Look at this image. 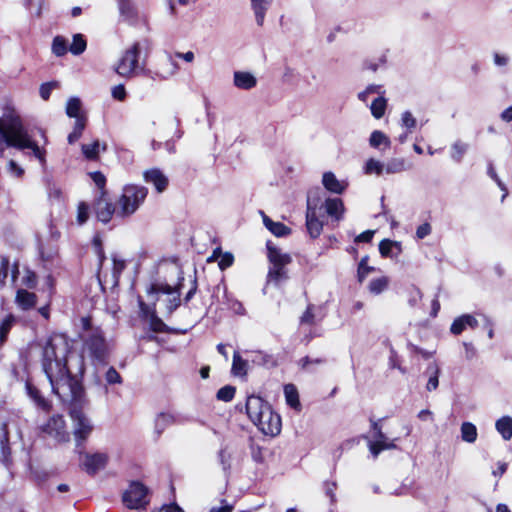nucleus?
I'll use <instances>...</instances> for the list:
<instances>
[{"mask_svg":"<svg viewBox=\"0 0 512 512\" xmlns=\"http://www.w3.org/2000/svg\"><path fill=\"white\" fill-rule=\"evenodd\" d=\"M138 304H139L140 316L143 319L148 320L150 317H152V314L156 313L154 305L150 306V305L146 304L141 298L138 299Z\"/></svg>","mask_w":512,"mask_h":512,"instance_id":"nucleus-56","label":"nucleus"},{"mask_svg":"<svg viewBox=\"0 0 512 512\" xmlns=\"http://www.w3.org/2000/svg\"><path fill=\"white\" fill-rule=\"evenodd\" d=\"M108 460L109 457L106 453H84L83 459L80 460V466L88 475L94 476L106 467Z\"/></svg>","mask_w":512,"mask_h":512,"instance_id":"nucleus-9","label":"nucleus"},{"mask_svg":"<svg viewBox=\"0 0 512 512\" xmlns=\"http://www.w3.org/2000/svg\"><path fill=\"white\" fill-rule=\"evenodd\" d=\"M0 452L2 461L6 467H9L11 462V449L9 446L7 425L3 424L0 428Z\"/></svg>","mask_w":512,"mask_h":512,"instance_id":"nucleus-24","label":"nucleus"},{"mask_svg":"<svg viewBox=\"0 0 512 512\" xmlns=\"http://www.w3.org/2000/svg\"><path fill=\"white\" fill-rule=\"evenodd\" d=\"M317 205V201L309 193L307 197L306 227L312 238H317L323 229V223L318 219Z\"/></svg>","mask_w":512,"mask_h":512,"instance_id":"nucleus-10","label":"nucleus"},{"mask_svg":"<svg viewBox=\"0 0 512 512\" xmlns=\"http://www.w3.org/2000/svg\"><path fill=\"white\" fill-rule=\"evenodd\" d=\"M494 64L498 67H504L509 63V57L504 54L494 53L493 55Z\"/></svg>","mask_w":512,"mask_h":512,"instance_id":"nucleus-64","label":"nucleus"},{"mask_svg":"<svg viewBox=\"0 0 512 512\" xmlns=\"http://www.w3.org/2000/svg\"><path fill=\"white\" fill-rule=\"evenodd\" d=\"M184 417L179 414L161 412L155 418V431L161 434L166 428L173 424H183Z\"/></svg>","mask_w":512,"mask_h":512,"instance_id":"nucleus-17","label":"nucleus"},{"mask_svg":"<svg viewBox=\"0 0 512 512\" xmlns=\"http://www.w3.org/2000/svg\"><path fill=\"white\" fill-rule=\"evenodd\" d=\"M41 430L57 442H66L69 440V433L66 430L65 421L61 415L50 417L47 423L41 427Z\"/></svg>","mask_w":512,"mask_h":512,"instance_id":"nucleus-8","label":"nucleus"},{"mask_svg":"<svg viewBox=\"0 0 512 512\" xmlns=\"http://www.w3.org/2000/svg\"><path fill=\"white\" fill-rule=\"evenodd\" d=\"M143 177L145 182L152 184L158 193L165 191L169 183L167 176L158 168L146 170Z\"/></svg>","mask_w":512,"mask_h":512,"instance_id":"nucleus-15","label":"nucleus"},{"mask_svg":"<svg viewBox=\"0 0 512 512\" xmlns=\"http://www.w3.org/2000/svg\"><path fill=\"white\" fill-rule=\"evenodd\" d=\"M388 278L387 277H380L376 279H372L369 283L368 289L370 293L374 295L381 294L384 290L388 287Z\"/></svg>","mask_w":512,"mask_h":512,"instance_id":"nucleus-44","label":"nucleus"},{"mask_svg":"<svg viewBox=\"0 0 512 512\" xmlns=\"http://www.w3.org/2000/svg\"><path fill=\"white\" fill-rule=\"evenodd\" d=\"M301 324L312 325L314 323L313 305H308L300 319Z\"/></svg>","mask_w":512,"mask_h":512,"instance_id":"nucleus-61","label":"nucleus"},{"mask_svg":"<svg viewBox=\"0 0 512 512\" xmlns=\"http://www.w3.org/2000/svg\"><path fill=\"white\" fill-rule=\"evenodd\" d=\"M68 345L61 336L52 338L42 351L41 366L45 373L52 393L68 405L73 421V434L76 446L79 447L93 430L90 419L83 413L88 405L82 378L84 375L83 358L74 355L67 366Z\"/></svg>","mask_w":512,"mask_h":512,"instance_id":"nucleus-1","label":"nucleus"},{"mask_svg":"<svg viewBox=\"0 0 512 512\" xmlns=\"http://www.w3.org/2000/svg\"><path fill=\"white\" fill-rule=\"evenodd\" d=\"M51 49H52V53L57 57L64 56L67 53V51L69 50V48L67 46V41L62 36L54 37V39L52 41Z\"/></svg>","mask_w":512,"mask_h":512,"instance_id":"nucleus-42","label":"nucleus"},{"mask_svg":"<svg viewBox=\"0 0 512 512\" xmlns=\"http://www.w3.org/2000/svg\"><path fill=\"white\" fill-rule=\"evenodd\" d=\"M369 144L372 148L379 149L381 145L389 148L391 145L390 139L380 130H374L369 138Z\"/></svg>","mask_w":512,"mask_h":512,"instance_id":"nucleus-33","label":"nucleus"},{"mask_svg":"<svg viewBox=\"0 0 512 512\" xmlns=\"http://www.w3.org/2000/svg\"><path fill=\"white\" fill-rule=\"evenodd\" d=\"M432 232V227L428 222H425L417 227L416 229V237L418 239H424Z\"/></svg>","mask_w":512,"mask_h":512,"instance_id":"nucleus-60","label":"nucleus"},{"mask_svg":"<svg viewBox=\"0 0 512 512\" xmlns=\"http://www.w3.org/2000/svg\"><path fill=\"white\" fill-rule=\"evenodd\" d=\"M140 51V42H135L130 48L126 49L115 68L116 73L125 78L134 76L139 68Z\"/></svg>","mask_w":512,"mask_h":512,"instance_id":"nucleus-6","label":"nucleus"},{"mask_svg":"<svg viewBox=\"0 0 512 512\" xmlns=\"http://www.w3.org/2000/svg\"><path fill=\"white\" fill-rule=\"evenodd\" d=\"M120 15L127 21L135 20L137 11L131 0H117Z\"/></svg>","mask_w":512,"mask_h":512,"instance_id":"nucleus-29","label":"nucleus"},{"mask_svg":"<svg viewBox=\"0 0 512 512\" xmlns=\"http://www.w3.org/2000/svg\"><path fill=\"white\" fill-rule=\"evenodd\" d=\"M386 107H387L386 98L383 95L376 97L370 105V110H371L372 116L376 119L382 118L383 115L385 114Z\"/></svg>","mask_w":512,"mask_h":512,"instance_id":"nucleus-35","label":"nucleus"},{"mask_svg":"<svg viewBox=\"0 0 512 512\" xmlns=\"http://www.w3.org/2000/svg\"><path fill=\"white\" fill-rule=\"evenodd\" d=\"M81 100L78 97H71L66 104V114L70 118L78 119V117H86L81 113Z\"/></svg>","mask_w":512,"mask_h":512,"instance_id":"nucleus-32","label":"nucleus"},{"mask_svg":"<svg viewBox=\"0 0 512 512\" xmlns=\"http://www.w3.org/2000/svg\"><path fill=\"white\" fill-rule=\"evenodd\" d=\"M10 261L7 257L0 256V286L5 284V280L8 276Z\"/></svg>","mask_w":512,"mask_h":512,"instance_id":"nucleus-57","label":"nucleus"},{"mask_svg":"<svg viewBox=\"0 0 512 512\" xmlns=\"http://www.w3.org/2000/svg\"><path fill=\"white\" fill-rule=\"evenodd\" d=\"M89 218V206L85 202H80L77 208V222L83 225Z\"/></svg>","mask_w":512,"mask_h":512,"instance_id":"nucleus-52","label":"nucleus"},{"mask_svg":"<svg viewBox=\"0 0 512 512\" xmlns=\"http://www.w3.org/2000/svg\"><path fill=\"white\" fill-rule=\"evenodd\" d=\"M231 371L235 376H245L247 374V361L242 359L238 352H234Z\"/></svg>","mask_w":512,"mask_h":512,"instance_id":"nucleus-38","label":"nucleus"},{"mask_svg":"<svg viewBox=\"0 0 512 512\" xmlns=\"http://www.w3.org/2000/svg\"><path fill=\"white\" fill-rule=\"evenodd\" d=\"M15 302L22 310H29L37 303V296L33 292L26 289H18L16 292Z\"/></svg>","mask_w":512,"mask_h":512,"instance_id":"nucleus-22","label":"nucleus"},{"mask_svg":"<svg viewBox=\"0 0 512 512\" xmlns=\"http://www.w3.org/2000/svg\"><path fill=\"white\" fill-rule=\"evenodd\" d=\"M58 87H59V83L57 81H50V82L41 84V86L39 88L40 97L45 101L48 100L51 95L52 90L55 88H58Z\"/></svg>","mask_w":512,"mask_h":512,"instance_id":"nucleus-51","label":"nucleus"},{"mask_svg":"<svg viewBox=\"0 0 512 512\" xmlns=\"http://www.w3.org/2000/svg\"><path fill=\"white\" fill-rule=\"evenodd\" d=\"M87 118L86 117H78L77 120L74 122L73 131L68 135V143L74 144L77 142L80 137L82 136V133L86 127Z\"/></svg>","mask_w":512,"mask_h":512,"instance_id":"nucleus-34","label":"nucleus"},{"mask_svg":"<svg viewBox=\"0 0 512 512\" xmlns=\"http://www.w3.org/2000/svg\"><path fill=\"white\" fill-rule=\"evenodd\" d=\"M105 194L106 192H102L94 203L96 217L102 223H108L116 212L114 204L106 199Z\"/></svg>","mask_w":512,"mask_h":512,"instance_id":"nucleus-13","label":"nucleus"},{"mask_svg":"<svg viewBox=\"0 0 512 512\" xmlns=\"http://www.w3.org/2000/svg\"><path fill=\"white\" fill-rule=\"evenodd\" d=\"M254 424L266 435L276 436L281 432V418L272 408L265 411L263 418Z\"/></svg>","mask_w":512,"mask_h":512,"instance_id":"nucleus-11","label":"nucleus"},{"mask_svg":"<svg viewBox=\"0 0 512 512\" xmlns=\"http://www.w3.org/2000/svg\"><path fill=\"white\" fill-rule=\"evenodd\" d=\"M86 47L87 43L84 36L82 34H75L73 36L72 44L69 46V51L73 55L78 56L86 50Z\"/></svg>","mask_w":512,"mask_h":512,"instance_id":"nucleus-40","label":"nucleus"},{"mask_svg":"<svg viewBox=\"0 0 512 512\" xmlns=\"http://www.w3.org/2000/svg\"><path fill=\"white\" fill-rule=\"evenodd\" d=\"M90 176H91V179L93 180V182L95 183V185L101 190V193L105 192L104 191L105 184H106L105 175L100 171H95V172L90 173Z\"/></svg>","mask_w":512,"mask_h":512,"instance_id":"nucleus-58","label":"nucleus"},{"mask_svg":"<svg viewBox=\"0 0 512 512\" xmlns=\"http://www.w3.org/2000/svg\"><path fill=\"white\" fill-rule=\"evenodd\" d=\"M105 380H106L107 384H109V385L122 383V377L114 367H110L107 370V372L105 374Z\"/></svg>","mask_w":512,"mask_h":512,"instance_id":"nucleus-55","label":"nucleus"},{"mask_svg":"<svg viewBox=\"0 0 512 512\" xmlns=\"http://www.w3.org/2000/svg\"><path fill=\"white\" fill-rule=\"evenodd\" d=\"M148 194L144 186L129 184L123 188L118 201L119 210L116 212L120 217H127L134 214L143 204Z\"/></svg>","mask_w":512,"mask_h":512,"instance_id":"nucleus-5","label":"nucleus"},{"mask_svg":"<svg viewBox=\"0 0 512 512\" xmlns=\"http://www.w3.org/2000/svg\"><path fill=\"white\" fill-rule=\"evenodd\" d=\"M22 282L26 287H28L30 289L36 287L37 276H36L35 272H33L31 270H27L25 273V276L22 279Z\"/></svg>","mask_w":512,"mask_h":512,"instance_id":"nucleus-59","label":"nucleus"},{"mask_svg":"<svg viewBox=\"0 0 512 512\" xmlns=\"http://www.w3.org/2000/svg\"><path fill=\"white\" fill-rule=\"evenodd\" d=\"M233 260H234V258H233V255H232V254H230V253H225V254L221 257V259H220V261H219V263H218L219 268H220L221 270H224V269H226V268L230 267V266L233 264Z\"/></svg>","mask_w":512,"mask_h":512,"instance_id":"nucleus-63","label":"nucleus"},{"mask_svg":"<svg viewBox=\"0 0 512 512\" xmlns=\"http://www.w3.org/2000/svg\"><path fill=\"white\" fill-rule=\"evenodd\" d=\"M25 390L29 399L38 409L44 412H49L52 409L51 402L42 395L41 391L31 381L27 380L25 382Z\"/></svg>","mask_w":512,"mask_h":512,"instance_id":"nucleus-14","label":"nucleus"},{"mask_svg":"<svg viewBox=\"0 0 512 512\" xmlns=\"http://www.w3.org/2000/svg\"><path fill=\"white\" fill-rule=\"evenodd\" d=\"M218 462L223 470L224 475L227 477L231 473L233 452L227 445L222 446L217 454Z\"/></svg>","mask_w":512,"mask_h":512,"instance_id":"nucleus-25","label":"nucleus"},{"mask_svg":"<svg viewBox=\"0 0 512 512\" xmlns=\"http://www.w3.org/2000/svg\"><path fill=\"white\" fill-rule=\"evenodd\" d=\"M396 445L394 440H389L387 436L379 430L376 434H374V441L369 442V450L371 454L376 458L381 451L395 449Z\"/></svg>","mask_w":512,"mask_h":512,"instance_id":"nucleus-16","label":"nucleus"},{"mask_svg":"<svg viewBox=\"0 0 512 512\" xmlns=\"http://www.w3.org/2000/svg\"><path fill=\"white\" fill-rule=\"evenodd\" d=\"M235 388L230 385H226L221 387L216 394V397L218 400L229 402L231 401L235 396Z\"/></svg>","mask_w":512,"mask_h":512,"instance_id":"nucleus-48","label":"nucleus"},{"mask_svg":"<svg viewBox=\"0 0 512 512\" xmlns=\"http://www.w3.org/2000/svg\"><path fill=\"white\" fill-rule=\"evenodd\" d=\"M495 428L505 441L512 438V418L510 416H503L498 419Z\"/></svg>","mask_w":512,"mask_h":512,"instance_id":"nucleus-28","label":"nucleus"},{"mask_svg":"<svg viewBox=\"0 0 512 512\" xmlns=\"http://www.w3.org/2000/svg\"><path fill=\"white\" fill-rule=\"evenodd\" d=\"M325 209L328 216L335 220H340L344 213V204L340 198H327L319 209Z\"/></svg>","mask_w":512,"mask_h":512,"instance_id":"nucleus-19","label":"nucleus"},{"mask_svg":"<svg viewBox=\"0 0 512 512\" xmlns=\"http://www.w3.org/2000/svg\"><path fill=\"white\" fill-rule=\"evenodd\" d=\"M16 323L14 315H7L0 323V348L6 343L8 335Z\"/></svg>","mask_w":512,"mask_h":512,"instance_id":"nucleus-30","label":"nucleus"},{"mask_svg":"<svg viewBox=\"0 0 512 512\" xmlns=\"http://www.w3.org/2000/svg\"><path fill=\"white\" fill-rule=\"evenodd\" d=\"M272 3V0H251L252 9L255 14L256 23L262 26L265 15Z\"/></svg>","mask_w":512,"mask_h":512,"instance_id":"nucleus-26","label":"nucleus"},{"mask_svg":"<svg viewBox=\"0 0 512 512\" xmlns=\"http://www.w3.org/2000/svg\"><path fill=\"white\" fill-rule=\"evenodd\" d=\"M100 149L106 151L107 145L106 143L101 144L99 140H95L91 144H82L81 146L82 153L87 160L98 159Z\"/></svg>","mask_w":512,"mask_h":512,"instance_id":"nucleus-27","label":"nucleus"},{"mask_svg":"<svg viewBox=\"0 0 512 512\" xmlns=\"http://www.w3.org/2000/svg\"><path fill=\"white\" fill-rule=\"evenodd\" d=\"M252 361L257 365H263L267 368H272L277 365V362L272 355L263 352L256 353Z\"/></svg>","mask_w":512,"mask_h":512,"instance_id":"nucleus-45","label":"nucleus"},{"mask_svg":"<svg viewBox=\"0 0 512 512\" xmlns=\"http://www.w3.org/2000/svg\"><path fill=\"white\" fill-rule=\"evenodd\" d=\"M406 170L405 160L401 158H393L384 164V171L387 174L400 173Z\"/></svg>","mask_w":512,"mask_h":512,"instance_id":"nucleus-41","label":"nucleus"},{"mask_svg":"<svg viewBox=\"0 0 512 512\" xmlns=\"http://www.w3.org/2000/svg\"><path fill=\"white\" fill-rule=\"evenodd\" d=\"M384 172V163L376 160L374 158H370L366 161L364 166V173L371 175L376 174L377 176L382 175Z\"/></svg>","mask_w":512,"mask_h":512,"instance_id":"nucleus-43","label":"nucleus"},{"mask_svg":"<svg viewBox=\"0 0 512 512\" xmlns=\"http://www.w3.org/2000/svg\"><path fill=\"white\" fill-rule=\"evenodd\" d=\"M148 293L149 294L162 293V294H168V295H173V294L176 295V293H179V292L174 290L168 284H160V285L153 284V285L150 286V288L148 290Z\"/></svg>","mask_w":512,"mask_h":512,"instance_id":"nucleus-50","label":"nucleus"},{"mask_svg":"<svg viewBox=\"0 0 512 512\" xmlns=\"http://www.w3.org/2000/svg\"><path fill=\"white\" fill-rule=\"evenodd\" d=\"M396 247L400 251V243L389 239H384L379 243V252L382 257H391L392 249Z\"/></svg>","mask_w":512,"mask_h":512,"instance_id":"nucleus-46","label":"nucleus"},{"mask_svg":"<svg viewBox=\"0 0 512 512\" xmlns=\"http://www.w3.org/2000/svg\"><path fill=\"white\" fill-rule=\"evenodd\" d=\"M417 124L415 117L410 111H404L401 115V125L407 130L413 129Z\"/></svg>","mask_w":512,"mask_h":512,"instance_id":"nucleus-54","label":"nucleus"},{"mask_svg":"<svg viewBox=\"0 0 512 512\" xmlns=\"http://www.w3.org/2000/svg\"><path fill=\"white\" fill-rule=\"evenodd\" d=\"M233 83L238 89L250 90L257 84V79L250 72L236 71L233 75Z\"/></svg>","mask_w":512,"mask_h":512,"instance_id":"nucleus-21","label":"nucleus"},{"mask_svg":"<svg viewBox=\"0 0 512 512\" xmlns=\"http://www.w3.org/2000/svg\"><path fill=\"white\" fill-rule=\"evenodd\" d=\"M461 439L467 443H474L477 439V428L471 422H463L461 425Z\"/></svg>","mask_w":512,"mask_h":512,"instance_id":"nucleus-36","label":"nucleus"},{"mask_svg":"<svg viewBox=\"0 0 512 512\" xmlns=\"http://www.w3.org/2000/svg\"><path fill=\"white\" fill-rule=\"evenodd\" d=\"M421 299H422L421 290L417 286L412 285L409 288L408 304L411 307H415Z\"/></svg>","mask_w":512,"mask_h":512,"instance_id":"nucleus-53","label":"nucleus"},{"mask_svg":"<svg viewBox=\"0 0 512 512\" xmlns=\"http://www.w3.org/2000/svg\"><path fill=\"white\" fill-rule=\"evenodd\" d=\"M426 373L429 375L426 389L428 391L436 390L439 385L438 377L440 373L438 365L435 362L430 363L426 369Z\"/></svg>","mask_w":512,"mask_h":512,"instance_id":"nucleus-31","label":"nucleus"},{"mask_svg":"<svg viewBox=\"0 0 512 512\" xmlns=\"http://www.w3.org/2000/svg\"><path fill=\"white\" fill-rule=\"evenodd\" d=\"M56 336L63 337L65 339L66 343H68L67 339L63 335L56 334V335L51 336L47 340L45 346L48 344V342L52 338H54ZM67 345H68V353H67V358H66L67 359V366H70V358L72 356H74V355L80 356L83 359H84V355H86L87 357H89L91 359V361L94 364H104V363H106L107 355H108L107 344H106V341H105L104 334H103V332L100 329L92 330L87 335V337L85 338L84 344H83V355L70 352L69 344H67ZM83 365L85 366L84 363H83Z\"/></svg>","mask_w":512,"mask_h":512,"instance_id":"nucleus-3","label":"nucleus"},{"mask_svg":"<svg viewBox=\"0 0 512 512\" xmlns=\"http://www.w3.org/2000/svg\"><path fill=\"white\" fill-rule=\"evenodd\" d=\"M270 408V404L260 396L251 395L247 398L246 412L253 423L263 418L264 412L268 411Z\"/></svg>","mask_w":512,"mask_h":512,"instance_id":"nucleus-12","label":"nucleus"},{"mask_svg":"<svg viewBox=\"0 0 512 512\" xmlns=\"http://www.w3.org/2000/svg\"><path fill=\"white\" fill-rule=\"evenodd\" d=\"M112 97L116 100L123 101L126 98V90L124 85L119 84L112 88Z\"/></svg>","mask_w":512,"mask_h":512,"instance_id":"nucleus-62","label":"nucleus"},{"mask_svg":"<svg viewBox=\"0 0 512 512\" xmlns=\"http://www.w3.org/2000/svg\"><path fill=\"white\" fill-rule=\"evenodd\" d=\"M150 329L155 333H164L168 331V326L160 319L157 314H152L148 319Z\"/></svg>","mask_w":512,"mask_h":512,"instance_id":"nucleus-47","label":"nucleus"},{"mask_svg":"<svg viewBox=\"0 0 512 512\" xmlns=\"http://www.w3.org/2000/svg\"><path fill=\"white\" fill-rule=\"evenodd\" d=\"M467 150L468 144L462 142L461 140H457L451 146V158L456 163H460Z\"/></svg>","mask_w":512,"mask_h":512,"instance_id":"nucleus-39","label":"nucleus"},{"mask_svg":"<svg viewBox=\"0 0 512 512\" xmlns=\"http://www.w3.org/2000/svg\"><path fill=\"white\" fill-rule=\"evenodd\" d=\"M147 495L148 488L139 481H133L123 493L122 500L127 508L140 509L148 504Z\"/></svg>","mask_w":512,"mask_h":512,"instance_id":"nucleus-7","label":"nucleus"},{"mask_svg":"<svg viewBox=\"0 0 512 512\" xmlns=\"http://www.w3.org/2000/svg\"><path fill=\"white\" fill-rule=\"evenodd\" d=\"M478 326V320L471 314H463L454 319L451 324L450 332L454 335H460L467 327L472 329Z\"/></svg>","mask_w":512,"mask_h":512,"instance_id":"nucleus-18","label":"nucleus"},{"mask_svg":"<svg viewBox=\"0 0 512 512\" xmlns=\"http://www.w3.org/2000/svg\"><path fill=\"white\" fill-rule=\"evenodd\" d=\"M322 184L326 190L335 194H342L347 188V183L338 180L335 174L331 171L323 174Z\"/></svg>","mask_w":512,"mask_h":512,"instance_id":"nucleus-20","label":"nucleus"},{"mask_svg":"<svg viewBox=\"0 0 512 512\" xmlns=\"http://www.w3.org/2000/svg\"><path fill=\"white\" fill-rule=\"evenodd\" d=\"M284 395L286 402L290 407L295 409L300 407L299 395L295 385L286 384L284 386Z\"/></svg>","mask_w":512,"mask_h":512,"instance_id":"nucleus-37","label":"nucleus"},{"mask_svg":"<svg viewBox=\"0 0 512 512\" xmlns=\"http://www.w3.org/2000/svg\"><path fill=\"white\" fill-rule=\"evenodd\" d=\"M266 248L267 258L271 264L267 273L266 284L280 287L289 279L286 266L292 262V257L288 253H282L271 241H267Z\"/></svg>","mask_w":512,"mask_h":512,"instance_id":"nucleus-4","label":"nucleus"},{"mask_svg":"<svg viewBox=\"0 0 512 512\" xmlns=\"http://www.w3.org/2000/svg\"><path fill=\"white\" fill-rule=\"evenodd\" d=\"M263 224L264 226L276 237H285L291 233V229L283 224L282 222H275L272 219H270L267 215H265L263 212Z\"/></svg>","mask_w":512,"mask_h":512,"instance_id":"nucleus-23","label":"nucleus"},{"mask_svg":"<svg viewBox=\"0 0 512 512\" xmlns=\"http://www.w3.org/2000/svg\"><path fill=\"white\" fill-rule=\"evenodd\" d=\"M367 261L368 256H365L360 260L358 264L357 277L359 282H363L366 276L374 269L373 267L367 265Z\"/></svg>","mask_w":512,"mask_h":512,"instance_id":"nucleus-49","label":"nucleus"},{"mask_svg":"<svg viewBox=\"0 0 512 512\" xmlns=\"http://www.w3.org/2000/svg\"><path fill=\"white\" fill-rule=\"evenodd\" d=\"M5 146L18 150L30 149L40 165L43 168L46 166V150L31 139L18 119H12L6 124L0 123V155L3 154Z\"/></svg>","mask_w":512,"mask_h":512,"instance_id":"nucleus-2","label":"nucleus"}]
</instances>
